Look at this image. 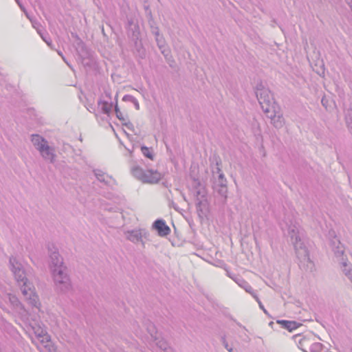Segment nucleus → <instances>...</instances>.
<instances>
[{"instance_id":"nucleus-1","label":"nucleus","mask_w":352,"mask_h":352,"mask_svg":"<svg viewBox=\"0 0 352 352\" xmlns=\"http://www.w3.org/2000/svg\"><path fill=\"white\" fill-rule=\"evenodd\" d=\"M15 277L18 281H21L23 283V287L21 289L22 293L25 298L30 304L37 307L38 305V296L36 295L34 289L30 283H28L27 280H25L24 272L20 269L14 270Z\"/></svg>"},{"instance_id":"nucleus-2","label":"nucleus","mask_w":352,"mask_h":352,"mask_svg":"<svg viewBox=\"0 0 352 352\" xmlns=\"http://www.w3.org/2000/svg\"><path fill=\"white\" fill-rule=\"evenodd\" d=\"M32 142L44 158L51 161L54 160V155L44 138L38 135H33Z\"/></svg>"},{"instance_id":"nucleus-3","label":"nucleus","mask_w":352,"mask_h":352,"mask_svg":"<svg viewBox=\"0 0 352 352\" xmlns=\"http://www.w3.org/2000/svg\"><path fill=\"white\" fill-rule=\"evenodd\" d=\"M137 177L144 183L156 184L162 179V175L157 170H138Z\"/></svg>"},{"instance_id":"nucleus-4","label":"nucleus","mask_w":352,"mask_h":352,"mask_svg":"<svg viewBox=\"0 0 352 352\" xmlns=\"http://www.w3.org/2000/svg\"><path fill=\"white\" fill-rule=\"evenodd\" d=\"M39 342L38 346L43 352H56V346L53 344L50 336L43 335L41 338H37Z\"/></svg>"},{"instance_id":"nucleus-5","label":"nucleus","mask_w":352,"mask_h":352,"mask_svg":"<svg viewBox=\"0 0 352 352\" xmlns=\"http://www.w3.org/2000/svg\"><path fill=\"white\" fill-rule=\"evenodd\" d=\"M153 227L157 231V233L161 236H165L170 234V229L166 225L165 221L162 219H158L155 221Z\"/></svg>"},{"instance_id":"nucleus-6","label":"nucleus","mask_w":352,"mask_h":352,"mask_svg":"<svg viewBox=\"0 0 352 352\" xmlns=\"http://www.w3.org/2000/svg\"><path fill=\"white\" fill-rule=\"evenodd\" d=\"M262 94L263 93H261L260 94V96L258 97V100H259V102L262 107V108L263 109V110L266 112V113H270V109H271V107L270 105L265 101V100L264 98H263L262 97ZM263 94H266V95H268L267 92L266 91H263ZM272 108H273V106H272Z\"/></svg>"},{"instance_id":"nucleus-7","label":"nucleus","mask_w":352,"mask_h":352,"mask_svg":"<svg viewBox=\"0 0 352 352\" xmlns=\"http://www.w3.org/2000/svg\"><path fill=\"white\" fill-rule=\"evenodd\" d=\"M115 111H116V116L117 118L121 120L122 122H124L126 120H128V115L126 112H122L121 111L118 105L116 104V107H115Z\"/></svg>"},{"instance_id":"nucleus-8","label":"nucleus","mask_w":352,"mask_h":352,"mask_svg":"<svg viewBox=\"0 0 352 352\" xmlns=\"http://www.w3.org/2000/svg\"><path fill=\"white\" fill-rule=\"evenodd\" d=\"M33 329L37 338H41L43 335H48L46 331L39 326L33 327Z\"/></svg>"},{"instance_id":"nucleus-9","label":"nucleus","mask_w":352,"mask_h":352,"mask_svg":"<svg viewBox=\"0 0 352 352\" xmlns=\"http://www.w3.org/2000/svg\"><path fill=\"white\" fill-rule=\"evenodd\" d=\"M322 351V344L320 342H313L310 344V352H320Z\"/></svg>"},{"instance_id":"nucleus-10","label":"nucleus","mask_w":352,"mask_h":352,"mask_svg":"<svg viewBox=\"0 0 352 352\" xmlns=\"http://www.w3.org/2000/svg\"><path fill=\"white\" fill-rule=\"evenodd\" d=\"M102 109L104 113L109 114L111 111L112 104L107 102H102Z\"/></svg>"},{"instance_id":"nucleus-11","label":"nucleus","mask_w":352,"mask_h":352,"mask_svg":"<svg viewBox=\"0 0 352 352\" xmlns=\"http://www.w3.org/2000/svg\"><path fill=\"white\" fill-rule=\"evenodd\" d=\"M141 151H142V152L143 155H144L145 157H148V158H149V159H151V160H152V159H153V155H152V153H151V150H150L148 147H146V146H142V147L141 148Z\"/></svg>"},{"instance_id":"nucleus-12","label":"nucleus","mask_w":352,"mask_h":352,"mask_svg":"<svg viewBox=\"0 0 352 352\" xmlns=\"http://www.w3.org/2000/svg\"><path fill=\"white\" fill-rule=\"evenodd\" d=\"M277 322L278 324H282L283 326H284L286 328H289L292 327V325L294 324V322L287 321V320H278Z\"/></svg>"},{"instance_id":"nucleus-13","label":"nucleus","mask_w":352,"mask_h":352,"mask_svg":"<svg viewBox=\"0 0 352 352\" xmlns=\"http://www.w3.org/2000/svg\"><path fill=\"white\" fill-rule=\"evenodd\" d=\"M62 273L63 272L60 270H59L58 271L56 270H54V278L56 281L60 282V283L63 282L62 280H60Z\"/></svg>"},{"instance_id":"nucleus-14","label":"nucleus","mask_w":352,"mask_h":352,"mask_svg":"<svg viewBox=\"0 0 352 352\" xmlns=\"http://www.w3.org/2000/svg\"><path fill=\"white\" fill-rule=\"evenodd\" d=\"M349 3H352V0H347Z\"/></svg>"}]
</instances>
